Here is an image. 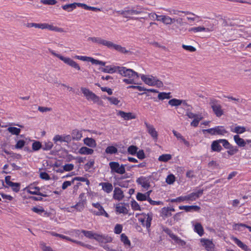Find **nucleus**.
Masks as SVG:
<instances>
[{"instance_id": "nucleus-46", "label": "nucleus", "mask_w": 251, "mask_h": 251, "mask_svg": "<svg viewBox=\"0 0 251 251\" xmlns=\"http://www.w3.org/2000/svg\"><path fill=\"white\" fill-rule=\"evenodd\" d=\"M32 148L33 151H37L42 149V144L39 141H34L32 143Z\"/></svg>"}, {"instance_id": "nucleus-8", "label": "nucleus", "mask_w": 251, "mask_h": 251, "mask_svg": "<svg viewBox=\"0 0 251 251\" xmlns=\"http://www.w3.org/2000/svg\"><path fill=\"white\" fill-rule=\"evenodd\" d=\"M109 165L112 174L117 173L123 175L126 173L125 165H120L118 162L112 161L109 163Z\"/></svg>"}, {"instance_id": "nucleus-19", "label": "nucleus", "mask_w": 251, "mask_h": 251, "mask_svg": "<svg viewBox=\"0 0 251 251\" xmlns=\"http://www.w3.org/2000/svg\"><path fill=\"white\" fill-rule=\"evenodd\" d=\"M113 198L114 200L121 201L124 198L123 191L119 187H115L113 192Z\"/></svg>"}, {"instance_id": "nucleus-5", "label": "nucleus", "mask_w": 251, "mask_h": 251, "mask_svg": "<svg viewBox=\"0 0 251 251\" xmlns=\"http://www.w3.org/2000/svg\"><path fill=\"white\" fill-rule=\"evenodd\" d=\"M49 51L53 55L60 59L61 60L63 61L64 63L75 69L76 70H80V67L79 65L71 58L64 57L60 54L56 53L53 50H49Z\"/></svg>"}, {"instance_id": "nucleus-40", "label": "nucleus", "mask_w": 251, "mask_h": 251, "mask_svg": "<svg viewBox=\"0 0 251 251\" xmlns=\"http://www.w3.org/2000/svg\"><path fill=\"white\" fill-rule=\"evenodd\" d=\"M172 158V155L170 154H163L159 156L158 160L164 162H167Z\"/></svg>"}, {"instance_id": "nucleus-57", "label": "nucleus", "mask_w": 251, "mask_h": 251, "mask_svg": "<svg viewBox=\"0 0 251 251\" xmlns=\"http://www.w3.org/2000/svg\"><path fill=\"white\" fill-rule=\"evenodd\" d=\"M116 211L120 213L127 214V210L125 206H116Z\"/></svg>"}, {"instance_id": "nucleus-36", "label": "nucleus", "mask_w": 251, "mask_h": 251, "mask_svg": "<svg viewBox=\"0 0 251 251\" xmlns=\"http://www.w3.org/2000/svg\"><path fill=\"white\" fill-rule=\"evenodd\" d=\"M182 102L183 100L174 98L168 101V104L171 105L172 106H178L181 105Z\"/></svg>"}, {"instance_id": "nucleus-25", "label": "nucleus", "mask_w": 251, "mask_h": 251, "mask_svg": "<svg viewBox=\"0 0 251 251\" xmlns=\"http://www.w3.org/2000/svg\"><path fill=\"white\" fill-rule=\"evenodd\" d=\"M155 77L151 75L150 77H147L146 75H141V79L147 84L150 86H153L154 80L155 79Z\"/></svg>"}, {"instance_id": "nucleus-30", "label": "nucleus", "mask_w": 251, "mask_h": 251, "mask_svg": "<svg viewBox=\"0 0 251 251\" xmlns=\"http://www.w3.org/2000/svg\"><path fill=\"white\" fill-rule=\"evenodd\" d=\"M151 191H149L145 194H142L138 192L136 195V199L139 201H143L147 200L148 201V198L150 197V194Z\"/></svg>"}, {"instance_id": "nucleus-24", "label": "nucleus", "mask_w": 251, "mask_h": 251, "mask_svg": "<svg viewBox=\"0 0 251 251\" xmlns=\"http://www.w3.org/2000/svg\"><path fill=\"white\" fill-rule=\"evenodd\" d=\"M179 209H184L186 212L192 211H199L201 209L200 207L197 205H181L179 206Z\"/></svg>"}, {"instance_id": "nucleus-22", "label": "nucleus", "mask_w": 251, "mask_h": 251, "mask_svg": "<svg viewBox=\"0 0 251 251\" xmlns=\"http://www.w3.org/2000/svg\"><path fill=\"white\" fill-rule=\"evenodd\" d=\"M99 185L101 186L102 190L106 193H111L113 189L112 184L109 182H100Z\"/></svg>"}, {"instance_id": "nucleus-43", "label": "nucleus", "mask_w": 251, "mask_h": 251, "mask_svg": "<svg viewBox=\"0 0 251 251\" xmlns=\"http://www.w3.org/2000/svg\"><path fill=\"white\" fill-rule=\"evenodd\" d=\"M105 151L106 153L115 154L118 152V149L114 146H110L106 148Z\"/></svg>"}, {"instance_id": "nucleus-9", "label": "nucleus", "mask_w": 251, "mask_h": 251, "mask_svg": "<svg viewBox=\"0 0 251 251\" xmlns=\"http://www.w3.org/2000/svg\"><path fill=\"white\" fill-rule=\"evenodd\" d=\"M176 23L177 25H174L172 26V29L177 32L178 30L179 32L185 31L187 29L184 27V26L187 25V23L184 22L183 19L181 18H174V23Z\"/></svg>"}, {"instance_id": "nucleus-13", "label": "nucleus", "mask_w": 251, "mask_h": 251, "mask_svg": "<svg viewBox=\"0 0 251 251\" xmlns=\"http://www.w3.org/2000/svg\"><path fill=\"white\" fill-rule=\"evenodd\" d=\"M27 192L32 195H36L40 196L41 197H47L48 196V195L45 193H43L40 192V188L37 186H34L33 184H31L27 187Z\"/></svg>"}, {"instance_id": "nucleus-29", "label": "nucleus", "mask_w": 251, "mask_h": 251, "mask_svg": "<svg viewBox=\"0 0 251 251\" xmlns=\"http://www.w3.org/2000/svg\"><path fill=\"white\" fill-rule=\"evenodd\" d=\"M83 142L85 145L90 148H95L97 146L96 141L92 138L86 137L84 138Z\"/></svg>"}, {"instance_id": "nucleus-41", "label": "nucleus", "mask_w": 251, "mask_h": 251, "mask_svg": "<svg viewBox=\"0 0 251 251\" xmlns=\"http://www.w3.org/2000/svg\"><path fill=\"white\" fill-rule=\"evenodd\" d=\"M7 130L9 132L13 135H18L20 132V128H17L16 127L10 126L7 128Z\"/></svg>"}, {"instance_id": "nucleus-42", "label": "nucleus", "mask_w": 251, "mask_h": 251, "mask_svg": "<svg viewBox=\"0 0 251 251\" xmlns=\"http://www.w3.org/2000/svg\"><path fill=\"white\" fill-rule=\"evenodd\" d=\"M203 117L201 116V114H199V116L194 118L192 122L191 123V126L194 127L198 126L200 121H201Z\"/></svg>"}, {"instance_id": "nucleus-48", "label": "nucleus", "mask_w": 251, "mask_h": 251, "mask_svg": "<svg viewBox=\"0 0 251 251\" xmlns=\"http://www.w3.org/2000/svg\"><path fill=\"white\" fill-rule=\"evenodd\" d=\"M106 99L110 102L111 104L117 105L119 104L120 101L115 97H106Z\"/></svg>"}, {"instance_id": "nucleus-10", "label": "nucleus", "mask_w": 251, "mask_h": 251, "mask_svg": "<svg viewBox=\"0 0 251 251\" xmlns=\"http://www.w3.org/2000/svg\"><path fill=\"white\" fill-rule=\"evenodd\" d=\"M206 132L211 135H224L227 132L223 126H217L214 128L203 129V132Z\"/></svg>"}, {"instance_id": "nucleus-17", "label": "nucleus", "mask_w": 251, "mask_h": 251, "mask_svg": "<svg viewBox=\"0 0 251 251\" xmlns=\"http://www.w3.org/2000/svg\"><path fill=\"white\" fill-rule=\"evenodd\" d=\"M200 241L202 243V246L204 247L207 251H211L214 248V245L212 241L209 239L201 238Z\"/></svg>"}, {"instance_id": "nucleus-23", "label": "nucleus", "mask_w": 251, "mask_h": 251, "mask_svg": "<svg viewBox=\"0 0 251 251\" xmlns=\"http://www.w3.org/2000/svg\"><path fill=\"white\" fill-rule=\"evenodd\" d=\"M117 115L121 116L122 118H123L126 120H129L135 118V116L132 115L131 112L126 113L123 111H119Z\"/></svg>"}, {"instance_id": "nucleus-59", "label": "nucleus", "mask_w": 251, "mask_h": 251, "mask_svg": "<svg viewBox=\"0 0 251 251\" xmlns=\"http://www.w3.org/2000/svg\"><path fill=\"white\" fill-rule=\"evenodd\" d=\"M73 243H75L77 244H78L81 246H83V247H84L87 249H93V247L91 245H89V244H85V243L81 242V241H76V240H74L73 241Z\"/></svg>"}, {"instance_id": "nucleus-50", "label": "nucleus", "mask_w": 251, "mask_h": 251, "mask_svg": "<svg viewBox=\"0 0 251 251\" xmlns=\"http://www.w3.org/2000/svg\"><path fill=\"white\" fill-rule=\"evenodd\" d=\"M246 131V128L244 126H237L232 131L237 134H241Z\"/></svg>"}, {"instance_id": "nucleus-45", "label": "nucleus", "mask_w": 251, "mask_h": 251, "mask_svg": "<svg viewBox=\"0 0 251 251\" xmlns=\"http://www.w3.org/2000/svg\"><path fill=\"white\" fill-rule=\"evenodd\" d=\"M173 236L174 237L172 238V239L175 241V242L176 244H178L181 246H184L186 245V242L184 240L179 238L176 235H175V236Z\"/></svg>"}, {"instance_id": "nucleus-4", "label": "nucleus", "mask_w": 251, "mask_h": 251, "mask_svg": "<svg viewBox=\"0 0 251 251\" xmlns=\"http://www.w3.org/2000/svg\"><path fill=\"white\" fill-rule=\"evenodd\" d=\"M81 232L83 233L85 237L89 239H94L101 243L111 242L112 240V238L110 237H108L107 236H104L102 235L98 234L97 233H93L92 231L81 230Z\"/></svg>"}, {"instance_id": "nucleus-62", "label": "nucleus", "mask_w": 251, "mask_h": 251, "mask_svg": "<svg viewBox=\"0 0 251 251\" xmlns=\"http://www.w3.org/2000/svg\"><path fill=\"white\" fill-rule=\"evenodd\" d=\"M220 141L221 142V143L223 144V147L226 149L229 148V147L231 146V145L226 139H220Z\"/></svg>"}, {"instance_id": "nucleus-7", "label": "nucleus", "mask_w": 251, "mask_h": 251, "mask_svg": "<svg viewBox=\"0 0 251 251\" xmlns=\"http://www.w3.org/2000/svg\"><path fill=\"white\" fill-rule=\"evenodd\" d=\"M141 215L144 216V218H139V221L141 223L142 225L145 226L148 231H150V227L151 225V222L152 220L153 214L151 212L145 214L143 213Z\"/></svg>"}, {"instance_id": "nucleus-64", "label": "nucleus", "mask_w": 251, "mask_h": 251, "mask_svg": "<svg viewBox=\"0 0 251 251\" xmlns=\"http://www.w3.org/2000/svg\"><path fill=\"white\" fill-rule=\"evenodd\" d=\"M123 226L121 225L117 224L114 228V232L116 234H119L122 232Z\"/></svg>"}, {"instance_id": "nucleus-1", "label": "nucleus", "mask_w": 251, "mask_h": 251, "mask_svg": "<svg viewBox=\"0 0 251 251\" xmlns=\"http://www.w3.org/2000/svg\"><path fill=\"white\" fill-rule=\"evenodd\" d=\"M87 40L98 45L104 46L108 49H113L122 53L126 54L129 52V50H127L126 48L122 47L120 45L115 44L111 41L106 40L100 37H90Z\"/></svg>"}, {"instance_id": "nucleus-11", "label": "nucleus", "mask_w": 251, "mask_h": 251, "mask_svg": "<svg viewBox=\"0 0 251 251\" xmlns=\"http://www.w3.org/2000/svg\"><path fill=\"white\" fill-rule=\"evenodd\" d=\"M81 91L87 100H92L94 102H96L99 101V97L92 91H90L88 89L81 87Z\"/></svg>"}, {"instance_id": "nucleus-44", "label": "nucleus", "mask_w": 251, "mask_h": 251, "mask_svg": "<svg viewBox=\"0 0 251 251\" xmlns=\"http://www.w3.org/2000/svg\"><path fill=\"white\" fill-rule=\"evenodd\" d=\"M234 241L238 247H239L242 250L246 251L247 249L248 248V246L244 244L241 241L235 237L234 238Z\"/></svg>"}, {"instance_id": "nucleus-47", "label": "nucleus", "mask_w": 251, "mask_h": 251, "mask_svg": "<svg viewBox=\"0 0 251 251\" xmlns=\"http://www.w3.org/2000/svg\"><path fill=\"white\" fill-rule=\"evenodd\" d=\"M53 147V144L50 141L45 142L44 144H42V149L44 151H49Z\"/></svg>"}, {"instance_id": "nucleus-15", "label": "nucleus", "mask_w": 251, "mask_h": 251, "mask_svg": "<svg viewBox=\"0 0 251 251\" xmlns=\"http://www.w3.org/2000/svg\"><path fill=\"white\" fill-rule=\"evenodd\" d=\"M53 141L54 143H56L58 141L60 142H64L67 143H70L72 141V137L70 135H56L53 138Z\"/></svg>"}, {"instance_id": "nucleus-51", "label": "nucleus", "mask_w": 251, "mask_h": 251, "mask_svg": "<svg viewBox=\"0 0 251 251\" xmlns=\"http://www.w3.org/2000/svg\"><path fill=\"white\" fill-rule=\"evenodd\" d=\"M46 27H46V29H48L51 31H55L57 32H60L62 31V29L61 28L56 26H54L48 24H46Z\"/></svg>"}, {"instance_id": "nucleus-12", "label": "nucleus", "mask_w": 251, "mask_h": 251, "mask_svg": "<svg viewBox=\"0 0 251 251\" xmlns=\"http://www.w3.org/2000/svg\"><path fill=\"white\" fill-rule=\"evenodd\" d=\"M92 205L98 210V211H92L94 215L97 216L103 215L107 218L109 217L108 214L104 210L103 207L99 202L93 203Z\"/></svg>"}, {"instance_id": "nucleus-6", "label": "nucleus", "mask_w": 251, "mask_h": 251, "mask_svg": "<svg viewBox=\"0 0 251 251\" xmlns=\"http://www.w3.org/2000/svg\"><path fill=\"white\" fill-rule=\"evenodd\" d=\"M209 104L211 106L214 113L217 117H221L223 115L224 112L222 109V106L219 103L218 100L213 99H209Z\"/></svg>"}, {"instance_id": "nucleus-34", "label": "nucleus", "mask_w": 251, "mask_h": 251, "mask_svg": "<svg viewBox=\"0 0 251 251\" xmlns=\"http://www.w3.org/2000/svg\"><path fill=\"white\" fill-rule=\"evenodd\" d=\"M76 2H74L71 4H68L62 6V8L68 12L72 11L73 10L75 9L76 7Z\"/></svg>"}, {"instance_id": "nucleus-56", "label": "nucleus", "mask_w": 251, "mask_h": 251, "mask_svg": "<svg viewBox=\"0 0 251 251\" xmlns=\"http://www.w3.org/2000/svg\"><path fill=\"white\" fill-rule=\"evenodd\" d=\"M75 58L77 59H79L84 61H89L91 62L92 57H87L85 56H79V55H75Z\"/></svg>"}, {"instance_id": "nucleus-32", "label": "nucleus", "mask_w": 251, "mask_h": 251, "mask_svg": "<svg viewBox=\"0 0 251 251\" xmlns=\"http://www.w3.org/2000/svg\"><path fill=\"white\" fill-rule=\"evenodd\" d=\"M194 231L197 232L200 236L203 235L204 233L203 228L200 223H197L195 225Z\"/></svg>"}, {"instance_id": "nucleus-2", "label": "nucleus", "mask_w": 251, "mask_h": 251, "mask_svg": "<svg viewBox=\"0 0 251 251\" xmlns=\"http://www.w3.org/2000/svg\"><path fill=\"white\" fill-rule=\"evenodd\" d=\"M117 12L125 18L135 20H138L139 17H135L133 16L146 14L145 8L138 5L126 7L124 10L118 11Z\"/></svg>"}, {"instance_id": "nucleus-63", "label": "nucleus", "mask_w": 251, "mask_h": 251, "mask_svg": "<svg viewBox=\"0 0 251 251\" xmlns=\"http://www.w3.org/2000/svg\"><path fill=\"white\" fill-rule=\"evenodd\" d=\"M74 165L73 164H66L63 166V170L65 171H71L74 169Z\"/></svg>"}, {"instance_id": "nucleus-14", "label": "nucleus", "mask_w": 251, "mask_h": 251, "mask_svg": "<svg viewBox=\"0 0 251 251\" xmlns=\"http://www.w3.org/2000/svg\"><path fill=\"white\" fill-rule=\"evenodd\" d=\"M144 124L149 134L151 136L153 139L157 140L158 138V132L155 130L154 126L148 123L147 122H145Z\"/></svg>"}, {"instance_id": "nucleus-33", "label": "nucleus", "mask_w": 251, "mask_h": 251, "mask_svg": "<svg viewBox=\"0 0 251 251\" xmlns=\"http://www.w3.org/2000/svg\"><path fill=\"white\" fill-rule=\"evenodd\" d=\"M188 31L189 32H201V31H209L210 30L208 28H205L203 26H198V27H193L189 29Z\"/></svg>"}, {"instance_id": "nucleus-16", "label": "nucleus", "mask_w": 251, "mask_h": 251, "mask_svg": "<svg viewBox=\"0 0 251 251\" xmlns=\"http://www.w3.org/2000/svg\"><path fill=\"white\" fill-rule=\"evenodd\" d=\"M203 190L200 189L197 192L191 193L186 195V201H195L203 194Z\"/></svg>"}, {"instance_id": "nucleus-35", "label": "nucleus", "mask_w": 251, "mask_h": 251, "mask_svg": "<svg viewBox=\"0 0 251 251\" xmlns=\"http://www.w3.org/2000/svg\"><path fill=\"white\" fill-rule=\"evenodd\" d=\"M242 227H246L247 228L250 232H251V226L246 225L245 224L240 223V224H235L234 225V228L235 230H237L238 231H242Z\"/></svg>"}, {"instance_id": "nucleus-60", "label": "nucleus", "mask_w": 251, "mask_h": 251, "mask_svg": "<svg viewBox=\"0 0 251 251\" xmlns=\"http://www.w3.org/2000/svg\"><path fill=\"white\" fill-rule=\"evenodd\" d=\"M131 207L134 210H141V207L139 204L134 200L131 201Z\"/></svg>"}, {"instance_id": "nucleus-52", "label": "nucleus", "mask_w": 251, "mask_h": 251, "mask_svg": "<svg viewBox=\"0 0 251 251\" xmlns=\"http://www.w3.org/2000/svg\"><path fill=\"white\" fill-rule=\"evenodd\" d=\"M31 210L34 212L39 215H41L42 213L45 212L44 208L41 206H39L38 207H33L32 208Z\"/></svg>"}, {"instance_id": "nucleus-49", "label": "nucleus", "mask_w": 251, "mask_h": 251, "mask_svg": "<svg viewBox=\"0 0 251 251\" xmlns=\"http://www.w3.org/2000/svg\"><path fill=\"white\" fill-rule=\"evenodd\" d=\"M138 150V148L133 145L130 146L127 149L128 152L131 155H135Z\"/></svg>"}, {"instance_id": "nucleus-31", "label": "nucleus", "mask_w": 251, "mask_h": 251, "mask_svg": "<svg viewBox=\"0 0 251 251\" xmlns=\"http://www.w3.org/2000/svg\"><path fill=\"white\" fill-rule=\"evenodd\" d=\"M78 152L81 154L89 155L93 153L94 150L86 147H82L79 150Z\"/></svg>"}, {"instance_id": "nucleus-58", "label": "nucleus", "mask_w": 251, "mask_h": 251, "mask_svg": "<svg viewBox=\"0 0 251 251\" xmlns=\"http://www.w3.org/2000/svg\"><path fill=\"white\" fill-rule=\"evenodd\" d=\"M175 181V177L172 174L168 175L166 179V182L169 184H173Z\"/></svg>"}, {"instance_id": "nucleus-39", "label": "nucleus", "mask_w": 251, "mask_h": 251, "mask_svg": "<svg viewBox=\"0 0 251 251\" xmlns=\"http://www.w3.org/2000/svg\"><path fill=\"white\" fill-rule=\"evenodd\" d=\"M172 215L171 212H170L169 210V207H164L162 208L161 212V216L162 217H164L165 218H167L171 216Z\"/></svg>"}, {"instance_id": "nucleus-21", "label": "nucleus", "mask_w": 251, "mask_h": 251, "mask_svg": "<svg viewBox=\"0 0 251 251\" xmlns=\"http://www.w3.org/2000/svg\"><path fill=\"white\" fill-rule=\"evenodd\" d=\"M136 182L139 184L141 185L142 187L148 189L150 187V183L149 180L144 176H141L137 178Z\"/></svg>"}, {"instance_id": "nucleus-28", "label": "nucleus", "mask_w": 251, "mask_h": 251, "mask_svg": "<svg viewBox=\"0 0 251 251\" xmlns=\"http://www.w3.org/2000/svg\"><path fill=\"white\" fill-rule=\"evenodd\" d=\"M220 143V139L214 141L211 146V150L214 151L220 152L222 150Z\"/></svg>"}, {"instance_id": "nucleus-55", "label": "nucleus", "mask_w": 251, "mask_h": 251, "mask_svg": "<svg viewBox=\"0 0 251 251\" xmlns=\"http://www.w3.org/2000/svg\"><path fill=\"white\" fill-rule=\"evenodd\" d=\"M75 180L86 182V183L87 185L90 184L89 180L87 178L83 177H75L72 179V182H74Z\"/></svg>"}, {"instance_id": "nucleus-26", "label": "nucleus", "mask_w": 251, "mask_h": 251, "mask_svg": "<svg viewBox=\"0 0 251 251\" xmlns=\"http://www.w3.org/2000/svg\"><path fill=\"white\" fill-rule=\"evenodd\" d=\"M160 22L165 25H171L174 23V18H172L167 15H160L159 17Z\"/></svg>"}, {"instance_id": "nucleus-54", "label": "nucleus", "mask_w": 251, "mask_h": 251, "mask_svg": "<svg viewBox=\"0 0 251 251\" xmlns=\"http://www.w3.org/2000/svg\"><path fill=\"white\" fill-rule=\"evenodd\" d=\"M227 149L229 150V151H227V153L230 155H233L238 151V149L237 147H233L232 145Z\"/></svg>"}, {"instance_id": "nucleus-37", "label": "nucleus", "mask_w": 251, "mask_h": 251, "mask_svg": "<svg viewBox=\"0 0 251 251\" xmlns=\"http://www.w3.org/2000/svg\"><path fill=\"white\" fill-rule=\"evenodd\" d=\"M121 240L124 244L126 246L130 247L131 243L130 240L128 239L127 236L124 233H122L121 235Z\"/></svg>"}, {"instance_id": "nucleus-27", "label": "nucleus", "mask_w": 251, "mask_h": 251, "mask_svg": "<svg viewBox=\"0 0 251 251\" xmlns=\"http://www.w3.org/2000/svg\"><path fill=\"white\" fill-rule=\"evenodd\" d=\"M82 133L81 131H79L76 129H74L72 131L71 136L72 140L78 141L80 140L82 136Z\"/></svg>"}, {"instance_id": "nucleus-61", "label": "nucleus", "mask_w": 251, "mask_h": 251, "mask_svg": "<svg viewBox=\"0 0 251 251\" xmlns=\"http://www.w3.org/2000/svg\"><path fill=\"white\" fill-rule=\"evenodd\" d=\"M182 47L183 49L190 52H194L196 50V49L195 47L190 45H182Z\"/></svg>"}, {"instance_id": "nucleus-53", "label": "nucleus", "mask_w": 251, "mask_h": 251, "mask_svg": "<svg viewBox=\"0 0 251 251\" xmlns=\"http://www.w3.org/2000/svg\"><path fill=\"white\" fill-rule=\"evenodd\" d=\"M208 167L211 169H218L219 164L216 161L212 160L208 163Z\"/></svg>"}, {"instance_id": "nucleus-18", "label": "nucleus", "mask_w": 251, "mask_h": 251, "mask_svg": "<svg viewBox=\"0 0 251 251\" xmlns=\"http://www.w3.org/2000/svg\"><path fill=\"white\" fill-rule=\"evenodd\" d=\"M166 11H167L169 13V14L171 15H176L180 16L179 15V13H182L185 14V15H194V16H195L198 17V16L196 15L194 13H193L191 12H190V11H180V10H178L176 9H171V8L167 9H166Z\"/></svg>"}, {"instance_id": "nucleus-38", "label": "nucleus", "mask_w": 251, "mask_h": 251, "mask_svg": "<svg viewBox=\"0 0 251 251\" xmlns=\"http://www.w3.org/2000/svg\"><path fill=\"white\" fill-rule=\"evenodd\" d=\"M158 93V98L160 100L169 99L172 97L171 96V93L159 92Z\"/></svg>"}, {"instance_id": "nucleus-3", "label": "nucleus", "mask_w": 251, "mask_h": 251, "mask_svg": "<svg viewBox=\"0 0 251 251\" xmlns=\"http://www.w3.org/2000/svg\"><path fill=\"white\" fill-rule=\"evenodd\" d=\"M119 73L123 76L128 77L124 78L123 81L127 84H137V81L139 79V75L131 69L125 67H121Z\"/></svg>"}, {"instance_id": "nucleus-20", "label": "nucleus", "mask_w": 251, "mask_h": 251, "mask_svg": "<svg viewBox=\"0 0 251 251\" xmlns=\"http://www.w3.org/2000/svg\"><path fill=\"white\" fill-rule=\"evenodd\" d=\"M121 67L118 66H107L104 68H102L101 71L109 74H113L118 72L119 73V70H120V68Z\"/></svg>"}]
</instances>
